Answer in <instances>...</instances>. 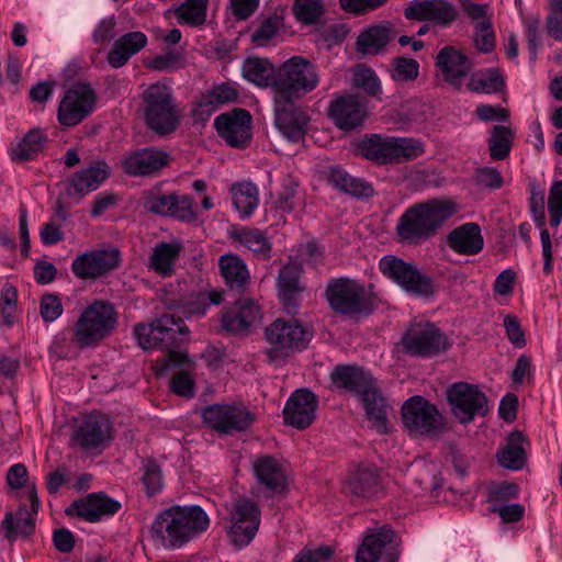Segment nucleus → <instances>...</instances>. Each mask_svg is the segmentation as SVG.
Masks as SVG:
<instances>
[{
  "instance_id": "13",
  "label": "nucleus",
  "mask_w": 562,
  "mask_h": 562,
  "mask_svg": "<svg viewBox=\"0 0 562 562\" xmlns=\"http://www.w3.org/2000/svg\"><path fill=\"white\" fill-rule=\"evenodd\" d=\"M227 533L237 548L248 546L255 538L261 521L259 507L250 499L238 498L227 507Z\"/></svg>"
},
{
  "instance_id": "57",
  "label": "nucleus",
  "mask_w": 562,
  "mask_h": 562,
  "mask_svg": "<svg viewBox=\"0 0 562 562\" xmlns=\"http://www.w3.org/2000/svg\"><path fill=\"white\" fill-rule=\"evenodd\" d=\"M143 482L146 488L147 494L154 495L161 491L162 488V474L160 467L154 460H146L143 463Z\"/></svg>"
},
{
  "instance_id": "9",
  "label": "nucleus",
  "mask_w": 562,
  "mask_h": 562,
  "mask_svg": "<svg viewBox=\"0 0 562 562\" xmlns=\"http://www.w3.org/2000/svg\"><path fill=\"white\" fill-rule=\"evenodd\" d=\"M265 337L270 345L267 351L269 361L278 362L305 348L312 335L296 321L277 319L265 329Z\"/></svg>"
},
{
  "instance_id": "34",
  "label": "nucleus",
  "mask_w": 562,
  "mask_h": 562,
  "mask_svg": "<svg viewBox=\"0 0 562 562\" xmlns=\"http://www.w3.org/2000/svg\"><path fill=\"white\" fill-rule=\"evenodd\" d=\"M448 245L460 255L472 256L479 254L484 246L480 226L475 223H465L454 228L448 235Z\"/></svg>"
},
{
  "instance_id": "63",
  "label": "nucleus",
  "mask_w": 562,
  "mask_h": 562,
  "mask_svg": "<svg viewBox=\"0 0 562 562\" xmlns=\"http://www.w3.org/2000/svg\"><path fill=\"white\" fill-rule=\"evenodd\" d=\"M540 20L538 16H530L525 20L524 26L528 42L530 60L535 61L537 58L538 48L541 45L539 35Z\"/></svg>"
},
{
  "instance_id": "36",
  "label": "nucleus",
  "mask_w": 562,
  "mask_h": 562,
  "mask_svg": "<svg viewBox=\"0 0 562 562\" xmlns=\"http://www.w3.org/2000/svg\"><path fill=\"white\" fill-rule=\"evenodd\" d=\"M345 488L357 497H373L380 492L379 474L375 469L359 467L347 476Z\"/></svg>"
},
{
  "instance_id": "60",
  "label": "nucleus",
  "mask_w": 562,
  "mask_h": 562,
  "mask_svg": "<svg viewBox=\"0 0 562 562\" xmlns=\"http://www.w3.org/2000/svg\"><path fill=\"white\" fill-rule=\"evenodd\" d=\"M294 13L300 21L315 22L322 14L321 0H295Z\"/></svg>"
},
{
  "instance_id": "42",
  "label": "nucleus",
  "mask_w": 562,
  "mask_h": 562,
  "mask_svg": "<svg viewBox=\"0 0 562 562\" xmlns=\"http://www.w3.org/2000/svg\"><path fill=\"white\" fill-rule=\"evenodd\" d=\"M231 193L240 218L250 217L259 205L258 188L251 182H238L232 186Z\"/></svg>"
},
{
  "instance_id": "3",
  "label": "nucleus",
  "mask_w": 562,
  "mask_h": 562,
  "mask_svg": "<svg viewBox=\"0 0 562 562\" xmlns=\"http://www.w3.org/2000/svg\"><path fill=\"white\" fill-rule=\"evenodd\" d=\"M117 313L112 303L94 300L87 304L71 326V344L79 349L94 348L116 328Z\"/></svg>"
},
{
  "instance_id": "16",
  "label": "nucleus",
  "mask_w": 562,
  "mask_h": 562,
  "mask_svg": "<svg viewBox=\"0 0 562 562\" xmlns=\"http://www.w3.org/2000/svg\"><path fill=\"white\" fill-rule=\"evenodd\" d=\"M95 108V92L87 82L74 83L59 102L57 119L65 127L82 122Z\"/></svg>"
},
{
  "instance_id": "21",
  "label": "nucleus",
  "mask_w": 562,
  "mask_h": 562,
  "mask_svg": "<svg viewBox=\"0 0 562 562\" xmlns=\"http://www.w3.org/2000/svg\"><path fill=\"white\" fill-rule=\"evenodd\" d=\"M356 562H397L393 529L383 526L367 533L357 551Z\"/></svg>"
},
{
  "instance_id": "26",
  "label": "nucleus",
  "mask_w": 562,
  "mask_h": 562,
  "mask_svg": "<svg viewBox=\"0 0 562 562\" xmlns=\"http://www.w3.org/2000/svg\"><path fill=\"white\" fill-rule=\"evenodd\" d=\"M405 16L418 21H431L442 27L458 18L456 7L447 0L415 1L405 9Z\"/></svg>"
},
{
  "instance_id": "29",
  "label": "nucleus",
  "mask_w": 562,
  "mask_h": 562,
  "mask_svg": "<svg viewBox=\"0 0 562 562\" xmlns=\"http://www.w3.org/2000/svg\"><path fill=\"white\" fill-rule=\"evenodd\" d=\"M276 103V126L290 142L302 140L308 128V117L301 110L293 106V102Z\"/></svg>"
},
{
  "instance_id": "56",
  "label": "nucleus",
  "mask_w": 562,
  "mask_h": 562,
  "mask_svg": "<svg viewBox=\"0 0 562 562\" xmlns=\"http://www.w3.org/2000/svg\"><path fill=\"white\" fill-rule=\"evenodd\" d=\"M549 223L558 227L562 222V180L553 181L548 198Z\"/></svg>"
},
{
  "instance_id": "48",
  "label": "nucleus",
  "mask_w": 562,
  "mask_h": 562,
  "mask_svg": "<svg viewBox=\"0 0 562 562\" xmlns=\"http://www.w3.org/2000/svg\"><path fill=\"white\" fill-rule=\"evenodd\" d=\"M514 132L503 125L494 126L488 139L490 155L495 160L505 159L512 149Z\"/></svg>"
},
{
  "instance_id": "1",
  "label": "nucleus",
  "mask_w": 562,
  "mask_h": 562,
  "mask_svg": "<svg viewBox=\"0 0 562 562\" xmlns=\"http://www.w3.org/2000/svg\"><path fill=\"white\" fill-rule=\"evenodd\" d=\"M210 518L198 505H175L160 512L150 527L153 541L166 550H178L204 533Z\"/></svg>"
},
{
  "instance_id": "55",
  "label": "nucleus",
  "mask_w": 562,
  "mask_h": 562,
  "mask_svg": "<svg viewBox=\"0 0 562 562\" xmlns=\"http://www.w3.org/2000/svg\"><path fill=\"white\" fill-rule=\"evenodd\" d=\"M419 64L412 58L397 57L392 61L391 76L395 81H409L418 77Z\"/></svg>"
},
{
  "instance_id": "27",
  "label": "nucleus",
  "mask_w": 562,
  "mask_h": 562,
  "mask_svg": "<svg viewBox=\"0 0 562 562\" xmlns=\"http://www.w3.org/2000/svg\"><path fill=\"white\" fill-rule=\"evenodd\" d=\"M317 401L308 390H296L283 408L284 423L296 429L308 427L315 418Z\"/></svg>"
},
{
  "instance_id": "33",
  "label": "nucleus",
  "mask_w": 562,
  "mask_h": 562,
  "mask_svg": "<svg viewBox=\"0 0 562 562\" xmlns=\"http://www.w3.org/2000/svg\"><path fill=\"white\" fill-rule=\"evenodd\" d=\"M110 172L108 164L97 161L71 177L67 192L86 195L97 190L110 177Z\"/></svg>"
},
{
  "instance_id": "54",
  "label": "nucleus",
  "mask_w": 562,
  "mask_h": 562,
  "mask_svg": "<svg viewBox=\"0 0 562 562\" xmlns=\"http://www.w3.org/2000/svg\"><path fill=\"white\" fill-rule=\"evenodd\" d=\"M353 83L367 93L378 97L382 92L381 82L376 74L367 67H357L353 71Z\"/></svg>"
},
{
  "instance_id": "50",
  "label": "nucleus",
  "mask_w": 562,
  "mask_h": 562,
  "mask_svg": "<svg viewBox=\"0 0 562 562\" xmlns=\"http://www.w3.org/2000/svg\"><path fill=\"white\" fill-rule=\"evenodd\" d=\"M0 312L3 323L12 326L18 316V291L10 283H4L0 291Z\"/></svg>"
},
{
  "instance_id": "5",
  "label": "nucleus",
  "mask_w": 562,
  "mask_h": 562,
  "mask_svg": "<svg viewBox=\"0 0 562 562\" xmlns=\"http://www.w3.org/2000/svg\"><path fill=\"white\" fill-rule=\"evenodd\" d=\"M319 83V74L314 64L302 56L283 63L274 78V102H293L313 91Z\"/></svg>"
},
{
  "instance_id": "7",
  "label": "nucleus",
  "mask_w": 562,
  "mask_h": 562,
  "mask_svg": "<svg viewBox=\"0 0 562 562\" xmlns=\"http://www.w3.org/2000/svg\"><path fill=\"white\" fill-rule=\"evenodd\" d=\"M143 112L148 127L159 135L173 132L179 124L172 90L164 83H153L144 91Z\"/></svg>"
},
{
  "instance_id": "30",
  "label": "nucleus",
  "mask_w": 562,
  "mask_h": 562,
  "mask_svg": "<svg viewBox=\"0 0 562 562\" xmlns=\"http://www.w3.org/2000/svg\"><path fill=\"white\" fill-rule=\"evenodd\" d=\"M169 162L166 151L143 148L127 154L122 160L123 170L131 176H151Z\"/></svg>"
},
{
  "instance_id": "25",
  "label": "nucleus",
  "mask_w": 562,
  "mask_h": 562,
  "mask_svg": "<svg viewBox=\"0 0 562 562\" xmlns=\"http://www.w3.org/2000/svg\"><path fill=\"white\" fill-rule=\"evenodd\" d=\"M251 116L246 110H234L215 119L222 138L233 147H243L250 139Z\"/></svg>"
},
{
  "instance_id": "41",
  "label": "nucleus",
  "mask_w": 562,
  "mask_h": 562,
  "mask_svg": "<svg viewBox=\"0 0 562 562\" xmlns=\"http://www.w3.org/2000/svg\"><path fill=\"white\" fill-rule=\"evenodd\" d=\"M218 266L222 277L231 288H243L250 279L247 265L235 254L221 256Z\"/></svg>"
},
{
  "instance_id": "31",
  "label": "nucleus",
  "mask_w": 562,
  "mask_h": 562,
  "mask_svg": "<svg viewBox=\"0 0 562 562\" xmlns=\"http://www.w3.org/2000/svg\"><path fill=\"white\" fill-rule=\"evenodd\" d=\"M437 66L443 79L457 89L462 87L464 79L472 71L470 59L452 46H447L438 53Z\"/></svg>"
},
{
  "instance_id": "11",
  "label": "nucleus",
  "mask_w": 562,
  "mask_h": 562,
  "mask_svg": "<svg viewBox=\"0 0 562 562\" xmlns=\"http://www.w3.org/2000/svg\"><path fill=\"white\" fill-rule=\"evenodd\" d=\"M400 346L411 356L427 358L446 350L448 340L435 324L416 318L404 330Z\"/></svg>"
},
{
  "instance_id": "49",
  "label": "nucleus",
  "mask_w": 562,
  "mask_h": 562,
  "mask_svg": "<svg viewBox=\"0 0 562 562\" xmlns=\"http://www.w3.org/2000/svg\"><path fill=\"white\" fill-rule=\"evenodd\" d=\"M504 85L502 76L496 70L480 71L472 75L467 83V89L479 93H494Z\"/></svg>"
},
{
  "instance_id": "6",
  "label": "nucleus",
  "mask_w": 562,
  "mask_h": 562,
  "mask_svg": "<svg viewBox=\"0 0 562 562\" xmlns=\"http://www.w3.org/2000/svg\"><path fill=\"white\" fill-rule=\"evenodd\" d=\"M360 154L370 160L389 164L413 160L425 153L419 138L372 135L359 144Z\"/></svg>"
},
{
  "instance_id": "15",
  "label": "nucleus",
  "mask_w": 562,
  "mask_h": 562,
  "mask_svg": "<svg viewBox=\"0 0 562 562\" xmlns=\"http://www.w3.org/2000/svg\"><path fill=\"white\" fill-rule=\"evenodd\" d=\"M113 438V428L110 418L93 413L77 420L71 434L75 446L85 451H101Z\"/></svg>"
},
{
  "instance_id": "35",
  "label": "nucleus",
  "mask_w": 562,
  "mask_h": 562,
  "mask_svg": "<svg viewBox=\"0 0 562 562\" xmlns=\"http://www.w3.org/2000/svg\"><path fill=\"white\" fill-rule=\"evenodd\" d=\"M147 44V37L142 32H131L124 34L115 41L112 49L109 52L106 60L113 68L124 66L132 56L142 50Z\"/></svg>"
},
{
  "instance_id": "38",
  "label": "nucleus",
  "mask_w": 562,
  "mask_h": 562,
  "mask_svg": "<svg viewBox=\"0 0 562 562\" xmlns=\"http://www.w3.org/2000/svg\"><path fill=\"white\" fill-rule=\"evenodd\" d=\"M241 72L243 77L247 81L258 87H272L274 90V78L277 71L268 59L248 57L243 63Z\"/></svg>"
},
{
  "instance_id": "47",
  "label": "nucleus",
  "mask_w": 562,
  "mask_h": 562,
  "mask_svg": "<svg viewBox=\"0 0 562 562\" xmlns=\"http://www.w3.org/2000/svg\"><path fill=\"white\" fill-rule=\"evenodd\" d=\"M209 0H186L175 9V15L181 25L196 27L206 20Z\"/></svg>"
},
{
  "instance_id": "59",
  "label": "nucleus",
  "mask_w": 562,
  "mask_h": 562,
  "mask_svg": "<svg viewBox=\"0 0 562 562\" xmlns=\"http://www.w3.org/2000/svg\"><path fill=\"white\" fill-rule=\"evenodd\" d=\"M64 306L57 294H45L41 299L40 313L42 318L52 323L61 316Z\"/></svg>"
},
{
  "instance_id": "61",
  "label": "nucleus",
  "mask_w": 562,
  "mask_h": 562,
  "mask_svg": "<svg viewBox=\"0 0 562 562\" xmlns=\"http://www.w3.org/2000/svg\"><path fill=\"white\" fill-rule=\"evenodd\" d=\"M552 9L546 21L547 33L562 42V0H551Z\"/></svg>"
},
{
  "instance_id": "4",
  "label": "nucleus",
  "mask_w": 562,
  "mask_h": 562,
  "mask_svg": "<svg viewBox=\"0 0 562 562\" xmlns=\"http://www.w3.org/2000/svg\"><path fill=\"white\" fill-rule=\"evenodd\" d=\"M456 212V204L447 200H429L409 207L396 226L400 238L417 244L432 236Z\"/></svg>"
},
{
  "instance_id": "18",
  "label": "nucleus",
  "mask_w": 562,
  "mask_h": 562,
  "mask_svg": "<svg viewBox=\"0 0 562 562\" xmlns=\"http://www.w3.org/2000/svg\"><path fill=\"white\" fill-rule=\"evenodd\" d=\"M448 401L453 416L462 424L472 422L476 415L484 416L488 411L485 394L476 385L463 382L449 389Z\"/></svg>"
},
{
  "instance_id": "64",
  "label": "nucleus",
  "mask_w": 562,
  "mask_h": 562,
  "mask_svg": "<svg viewBox=\"0 0 562 562\" xmlns=\"http://www.w3.org/2000/svg\"><path fill=\"white\" fill-rule=\"evenodd\" d=\"M181 64V56L177 53H166L158 55L149 60H146L145 65L147 68L157 71H169Z\"/></svg>"
},
{
  "instance_id": "2",
  "label": "nucleus",
  "mask_w": 562,
  "mask_h": 562,
  "mask_svg": "<svg viewBox=\"0 0 562 562\" xmlns=\"http://www.w3.org/2000/svg\"><path fill=\"white\" fill-rule=\"evenodd\" d=\"M330 380L337 387L357 395L368 418L379 432L387 431V406L370 372L356 366H338L331 371Z\"/></svg>"
},
{
  "instance_id": "12",
  "label": "nucleus",
  "mask_w": 562,
  "mask_h": 562,
  "mask_svg": "<svg viewBox=\"0 0 562 562\" xmlns=\"http://www.w3.org/2000/svg\"><path fill=\"white\" fill-rule=\"evenodd\" d=\"M402 420L405 429L414 436L436 437L446 430L443 416L422 396H413L403 404Z\"/></svg>"
},
{
  "instance_id": "43",
  "label": "nucleus",
  "mask_w": 562,
  "mask_h": 562,
  "mask_svg": "<svg viewBox=\"0 0 562 562\" xmlns=\"http://www.w3.org/2000/svg\"><path fill=\"white\" fill-rule=\"evenodd\" d=\"M525 438L521 432L514 431L507 437L506 445L497 453L499 464L509 470H519L522 468L526 453L524 450Z\"/></svg>"
},
{
  "instance_id": "52",
  "label": "nucleus",
  "mask_w": 562,
  "mask_h": 562,
  "mask_svg": "<svg viewBox=\"0 0 562 562\" xmlns=\"http://www.w3.org/2000/svg\"><path fill=\"white\" fill-rule=\"evenodd\" d=\"M2 524L9 535L13 536H29L34 528V519L27 510H19L14 515L8 514Z\"/></svg>"
},
{
  "instance_id": "23",
  "label": "nucleus",
  "mask_w": 562,
  "mask_h": 562,
  "mask_svg": "<svg viewBox=\"0 0 562 562\" xmlns=\"http://www.w3.org/2000/svg\"><path fill=\"white\" fill-rule=\"evenodd\" d=\"M328 113L335 125L345 131L360 127L368 115L364 101L355 94L338 97L330 101Z\"/></svg>"
},
{
  "instance_id": "10",
  "label": "nucleus",
  "mask_w": 562,
  "mask_h": 562,
  "mask_svg": "<svg viewBox=\"0 0 562 562\" xmlns=\"http://www.w3.org/2000/svg\"><path fill=\"white\" fill-rule=\"evenodd\" d=\"M297 251L299 259L284 265L279 273V295L288 312L294 311L299 305V295L302 291L299 281L302 263L316 265L323 257V251L314 241L300 245Z\"/></svg>"
},
{
  "instance_id": "44",
  "label": "nucleus",
  "mask_w": 562,
  "mask_h": 562,
  "mask_svg": "<svg viewBox=\"0 0 562 562\" xmlns=\"http://www.w3.org/2000/svg\"><path fill=\"white\" fill-rule=\"evenodd\" d=\"M180 250L181 246L178 243L157 244L149 258L150 268L164 277L170 276L173 272Z\"/></svg>"
},
{
  "instance_id": "62",
  "label": "nucleus",
  "mask_w": 562,
  "mask_h": 562,
  "mask_svg": "<svg viewBox=\"0 0 562 562\" xmlns=\"http://www.w3.org/2000/svg\"><path fill=\"white\" fill-rule=\"evenodd\" d=\"M297 184L292 179H285L282 183V189L278 194L276 204L279 210L290 213L295 207Z\"/></svg>"
},
{
  "instance_id": "32",
  "label": "nucleus",
  "mask_w": 562,
  "mask_h": 562,
  "mask_svg": "<svg viewBox=\"0 0 562 562\" xmlns=\"http://www.w3.org/2000/svg\"><path fill=\"white\" fill-rule=\"evenodd\" d=\"M260 319L258 305L248 299L238 300L223 315L222 327L233 334L247 330Z\"/></svg>"
},
{
  "instance_id": "28",
  "label": "nucleus",
  "mask_w": 562,
  "mask_h": 562,
  "mask_svg": "<svg viewBox=\"0 0 562 562\" xmlns=\"http://www.w3.org/2000/svg\"><path fill=\"white\" fill-rule=\"evenodd\" d=\"M252 472L260 486L271 493H282L288 485V474L283 462L271 456H258L252 460Z\"/></svg>"
},
{
  "instance_id": "19",
  "label": "nucleus",
  "mask_w": 562,
  "mask_h": 562,
  "mask_svg": "<svg viewBox=\"0 0 562 562\" xmlns=\"http://www.w3.org/2000/svg\"><path fill=\"white\" fill-rule=\"evenodd\" d=\"M120 261L116 248H102L77 256L72 260L71 270L80 279L94 280L117 268Z\"/></svg>"
},
{
  "instance_id": "53",
  "label": "nucleus",
  "mask_w": 562,
  "mask_h": 562,
  "mask_svg": "<svg viewBox=\"0 0 562 562\" xmlns=\"http://www.w3.org/2000/svg\"><path fill=\"white\" fill-rule=\"evenodd\" d=\"M66 218L67 213L59 211L55 217L50 218L42 226L40 237L44 245H55L64 239L63 226Z\"/></svg>"
},
{
  "instance_id": "17",
  "label": "nucleus",
  "mask_w": 562,
  "mask_h": 562,
  "mask_svg": "<svg viewBox=\"0 0 562 562\" xmlns=\"http://www.w3.org/2000/svg\"><path fill=\"white\" fill-rule=\"evenodd\" d=\"M202 418L210 428L225 435L246 430L255 420L240 403L209 405L202 411Z\"/></svg>"
},
{
  "instance_id": "45",
  "label": "nucleus",
  "mask_w": 562,
  "mask_h": 562,
  "mask_svg": "<svg viewBox=\"0 0 562 562\" xmlns=\"http://www.w3.org/2000/svg\"><path fill=\"white\" fill-rule=\"evenodd\" d=\"M237 91L232 85H217L195 105L193 112L195 115L205 114L209 117L220 104L232 102L237 99Z\"/></svg>"
},
{
  "instance_id": "22",
  "label": "nucleus",
  "mask_w": 562,
  "mask_h": 562,
  "mask_svg": "<svg viewBox=\"0 0 562 562\" xmlns=\"http://www.w3.org/2000/svg\"><path fill=\"white\" fill-rule=\"evenodd\" d=\"M143 206L146 211L189 221L194 218L193 201L189 195L158 194L151 191L145 192Z\"/></svg>"
},
{
  "instance_id": "20",
  "label": "nucleus",
  "mask_w": 562,
  "mask_h": 562,
  "mask_svg": "<svg viewBox=\"0 0 562 562\" xmlns=\"http://www.w3.org/2000/svg\"><path fill=\"white\" fill-rule=\"evenodd\" d=\"M188 333L181 318L171 314L162 315L148 325L138 324L135 326L134 335L143 349L157 348L160 345L172 341L176 335Z\"/></svg>"
},
{
  "instance_id": "51",
  "label": "nucleus",
  "mask_w": 562,
  "mask_h": 562,
  "mask_svg": "<svg viewBox=\"0 0 562 562\" xmlns=\"http://www.w3.org/2000/svg\"><path fill=\"white\" fill-rule=\"evenodd\" d=\"M282 26V19L278 15L263 20L251 33V42L259 47L268 46L277 36Z\"/></svg>"
},
{
  "instance_id": "8",
  "label": "nucleus",
  "mask_w": 562,
  "mask_h": 562,
  "mask_svg": "<svg viewBox=\"0 0 562 562\" xmlns=\"http://www.w3.org/2000/svg\"><path fill=\"white\" fill-rule=\"evenodd\" d=\"M379 269L384 277L411 295L430 299L436 293V284L429 276L396 256H383L380 259Z\"/></svg>"
},
{
  "instance_id": "39",
  "label": "nucleus",
  "mask_w": 562,
  "mask_h": 562,
  "mask_svg": "<svg viewBox=\"0 0 562 562\" xmlns=\"http://www.w3.org/2000/svg\"><path fill=\"white\" fill-rule=\"evenodd\" d=\"M45 140V133L40 128H33L10 145V158L13 161L31 160L43 149Z\"/></svg>"
},
{
  "instance_id": "40",
  "label": "nucleus",
  "mask_w": 562,
  "mask_h": 562,
  "mask_svg": "<svg viewBox=\"0 0 562 562\" xmlns=\"http://www.w3.org/2000/svg\"><path fill=\"white\" fill-rule=\"evenodd\" d=\"M327 179L333 187L353 196L363 198L373 193V188L369 182L350 176L339 167L330 168Z\"/></svg>"
},
{
  "instance_id": "14",
  "label": "nucleus",
  "mask_w": 562,
  "mask_h": 562,
  "mask_svg": "<svg viewBox=\"0 0 562 562\" xmlns=\"http://www.w3.org/2000/svg\"><path fill=\"white\" fill-rule=\"evenodd\" d=\"M326 299L329 306L340 314L355 316L370 312L364 285L356 279H333L327 285Z\"/></svg>"
},
{
  "instance_id": "37",
  "label": "nucleus",
  "mask_w": 562,
  "mask_h": 562,
  "mask_svg": "<svg viewBox=\"0 0 562 562\" xmlns=\"http://www.w3.org/2000/svg\"><path fill=\"white\" fill-rule=\"evenodd\" d=\"M231 237L257 258L267 259L271 256V241L257 228H237L232 232Z\"/></svg>"
},
{
  "instance_id": "24",
  "label": "nucleus",
  "mask_w": 562,
  "mask_h": 562,
  "mask_svg": "<svg viewBox=\"0 0 562 562\" xmlns=\"http://www.w3.org/2000/svg\"><path fill=\"white\" fill-rule=\"evenodd\" d=\"M121 508L120 502L104 493H91L83 498L72 502L67 509L70 516H77L89 522H97L116 514Z\"/></svg>"
},
{
  "instance_id": "58",
  "label": "nucleus",
  "mask_w": 562,
  "mask_h": 562,
  "mask_svg": "<svg viewBox=\"0 0 562 562\" xmlns=\"http://www.w3.org/2000/svg\"><path fill=\"white\" fill-rule=\"evenodd\" d=\"M474 43L479 50L488 53L495 47V34L491 21L475 24Z\"/></svg>"
},
{
  "instance_id": "46",
  "label": "nucleus",
  "mask_w": 562,
  "mask_h": 562,
  "mask_svg": "<svg viewBox=\"0 0 562 562\" xmlns=\"http://www.w3.org/2000/svg\"><path fill=\"white\" fill-rule=\"evenodd\" d=\"M392 31L387 26L374 25L361 32L357 40V48L362 54H378L392 40Z\"/></svg>"
}]
</instances>
